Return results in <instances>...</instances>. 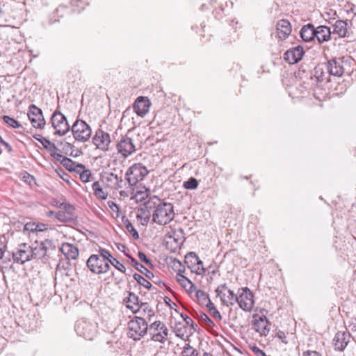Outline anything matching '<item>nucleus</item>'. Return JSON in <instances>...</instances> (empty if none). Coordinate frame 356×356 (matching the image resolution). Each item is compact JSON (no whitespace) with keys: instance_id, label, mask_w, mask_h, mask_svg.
Returning a JSON list of instances; mask_svg holds the SVG:
<instances>
[{"instance_id":"1","label":"nucleus","mask_w":356,"mask_h":356,"mask_svg":"<svg viewBox=\"0 0 356 356\" xmlns=\"http://www.w3.org/2000/svg\"><path fill=\"white\" fill-rule=\"evenodd\" d=\"M154 208L152 213V221L159 225H165L174 220L175 213L174 206L169 202H163L157 197H153Z\"/></svg>"},{"instance_id":"2","label":"nucleus","mask_w":356,"mask_h":356,"mask_svg":"<svg viewBox=\"0 0 356 356\" xmlns=\"http://www.w3.org/2000/svg\"><path fill=\"white\" fill-rule=\"evenodd\" d=\"M148 330V324L142 317L135 316L128 323L127 335L134 341L140 340Z\"/></svg>"},{"instance_id":"3","label":"nucleus","mask_w":356,"mask_h":356,"mask_svg":"<svg viewBox=\"0 0 356 356\" xmlns=\"http://www.w3.org/2000/svg\"><path fill=\"white\" fill-rule=\"evenodd\" d=\"M329 76L325 63L318 64L310 74L309 80L303 82L304 88L306 90L313 89L318 83L327 80Z\"/></svg>"},{"instance_id":"4","label":"nucleus","mask_w":356,"mask_h":356,"mask_svg":"<svg viewBox=\"0 0 356 356\" xmlns=\"http://www.w3.org/2000/svg\"><path fill=\"white\" fill-rule=\"evenodd\" d=\"M30 247L33 259H47L51 252L54 250L52 241L50 240H45L42 242L35 241L30 245Z\"/></svg>"},{"instance_id":"5","label":"nucleus","mask_w":356,"mask_h":356,"mask_svg":"<svg viewBox=\"0 0 356 356\" xmlns=\"http://www.w3.org/2000/svg\"><path fill=\"white\" fill-rule=\"evenodd\" d=\"M147 168L141 163H135L127 170L125 179L129 186H135L147 175Z\"/></svg>"},{"instance_id":"6","label":"nucleus","mask_w":356,"mask_h":356,"mask_svg":"<svg viewBox=\"0 0 356 356\" xmlns=\"http://www.w3.org/2000/svg\"><path fill=\"white\" fill-rule=\"evenodd\" d=\"M267 312V310L263 309L259 314H254L252 316V328L255 332L264 336H266L270 330V323L266 316Z\"/></svg>"},{"instance_id":"7","label":"nucleus","mask_w":356,"mask_h":356,"mask_svg":"<svg viewBox=\"0 0 356 356\" xmlns=\"http://www.w3.org/2000/svg\"><path fill=\"white\" fill-rule=\"evenodd\" d=\"M148 330L152 341L164 343L167 340L168 330L163 322L154 321L148 326Z\"/></svg>"},{"instance_id":"8","label":"nucleus","mask_w":356,"mask_h":356,"mask_svg":"<svg viewBox=\"0 0 356 356\" xmlns=\"http://www.w3.org/2000/svg\"><path fill=\"white\" fill-rule=\"evenodd\" d=\"M13 258L15 263L24 264L33 259L30 245L26 243L19 244L13 252Z\"/></svg>"},{"instance_id":"9","label":"nucleus","mask_w":356,"mask_h":356,"mask_svg":"<svg viewBox=\"0 0 356 356\" xmlns=\"http://www.w3.org/2000/svg\"><path fill=\"white\" fill-rule=\"evenodd\" d=\"M215 291L223 305H234L238 301V296L229 289L226 284L219 285Z\"/></svg>"},{"instance_id":"10","label":"nucleus","mask_w":356,"mask_h":356,"mask_svg":"<svg viewBox=\"0 0 356 356\" xmlns=\"http://www.w3.org/2000/svg\"><path fill=\"white\" fill-rule=\"evenodd\" d=\"M51 122L56 134L63 136L70 130L66 118L60 112L56 111L51 116Z\"/></svg>"},{"instance_id":"11","label":"nucleus","mask_w":356,"mask_h":356,"mask_svg":"<svg viewBox=\"0 0 356 356\" xmlns=\"http://www.w3.org/2000/svg\"><path fill=\"white\" fill-rule=\"evenodd\" d=\"M75 208L73 205H67L63 209L58 212L49 211L48 216H54L60 222H74L76 218Z\"/></svg>"},{"instance_id":"12","label":"nucleus","mask_w":356,"mask_h":356,"mask_svg":"<svg viewBox=\"0 0 356 356\" xmlns=\"http://www.w3.org/2000/svg\"><path fill=\"white\" fill-rule=\"evenodd\" d=\"M240 290L242 292L237 296L238 301H236V303L243 311L250 312L254 303L253 293L248 287L241 288Z\"/></svg>"},{"instance_id":"13","label":"nucleus","mask_w":356,"mask_h":356,"mask_svg":"<svg viewBox=\"0 0 356 356\" xmlns=\"http://www.w3.org/2000/svg\"><path fill=\"white\" fill-rule=\"evenodd\" d=\"M111 142L110 135L101 129H98L96 131L92 140V143L96 148L104 152L108 150V146Z\"/></svg>"},{"instance_id":"14","label":"nucleus","mask_w":356,"mask_h":356,"mask_svg":"<svg viewBox=\"0 0 356 356\" xmlns=\"http://www.w3.org/2000/svg\"><path fill=\"white\" fill-rule=\"evenodd\" d=\"M72 131L74 138L79 141H86L89 138V126L83 120H76Z\"/></svg>"},{"instance_id":"15","label":"nucleus","mask_w":356,"mask_h":356,"mask_svg":"<svg viewBox=\"0 0 356 356\" xmlns=\"http://www.w3.org/2000/svg\"><path fill=\"white\" fill-rule=\"evenodd\" d=\"M29 118L35 128L42 129L45 125L42 110L34 104H31L29 107Z\"/></svg>"},{"instance_id":"16","label":"nucleus","mask_w":356,"mask_h":356,"mask_svg":"<svg viewBox=\"0 0 356 356\" xmlns=\"http://www.w3.org/2000/svg\"><path fill=\"white\" fill-rule=\"evenodd\" d=\"M343 64V60L341 58H334L325 63L328 74L338 77L341 76L344 73Z\"/></svg>"},{"instance_id":"17","label":"nucleus","mask_w":356,"mask_h":356,"mask_svg":"<svg viewBox=\"0 0 356 356\" xmlns=\"http://www.w3.org/2000/svg\"><path fill=\"white\" fill-rule=\"evenodd\" d=\"M118 152L124 157H128L136 151L133 140L127 136H122L117 144Z\"/></svg>"},{"instance_id":"18","label":"nucleus","mask_w":356,"mask_h":356,"mask_svg":"<svg viewBox=\"0 0 356 356\" xmlns=\"http://www.w3.org/2000/svg\"><path fill=\"white\" fill-rule=\"evenodd\" d=\"M108 262L97 254L90 255V271L97 274L106 273L109 270Z\"/></svg>"},{"instance_id":"19","label":"nucleus","mask_w":356,"mask_h":356,"mask_svg":"<svg viewBox=\"0 0 356 356\" xmlns=\"http://www.w3.org/2000/svg\"><path fill=\"white\" fill-rule=\"evenodd\" d=\"M154 207V199L153 197H150L138 209V213L136 216L137 218L143 220L145 223H147L151 216L152 217L153 209Z\"/></svg>"},{"instance_id":"20","label":"nucleus","mask_w":356,"mask_h":356,"mask_svg":"<svg viewBox=\"0 0 356 356\" xmlns=\"http://www.w3.org/2000/svg\"><path fill=\"white\" fill-rule=\"evenodd\" d=\"M305 54L302 46L298 45L288 49L284 54V58L290 64H294L299 62Z\"/></svg>"},{"instance_id":"21","label":"nucleus","mask_w":356,"mask_h":356,"mask_svg":"<svg viewBox=\"0 0 356 356\" xmlns=\"http://www.w3.org/2000/svg\"><path fill=\"white\" fill-rule=\"evenodd\" d=\"M334 20H335V18L329 19V23L332 24L333 26L332 33L338 35L339 38L348 37L347 20L338 19L333 23Z\"/></svg>"},{"instance_id":"22","label":"nucleus","mask_w":356,"mask_h":356,"mask_svg":"<svg viewBox=\"0 0 356 356\" xmlns=\"http://www.w3.org/2000/svg\"><path fill=\"white\" fill-rule=\"evenodd\" d=\"M150 102L147 97H139L136 99L134 104V110L136 113L143 117L149 111Z\"/></svg>"},{"instance_id":"23","label":"nucleus","mask_w":356,"mask_h":356,"mask_svg":"<svg viewBox=\"0 0 356 356\" xmlns=\"http://www.w3.org/2000/svg\"><path fill=\"white\" fill-rule=\"evenodd\" d=\"M350 338V334L346 332H340L336 333L333 339L335 350L343 351L347 346Z\"/></svg>"},{"instance_id":"24","label":"nucleus","mask_w":356,"mask_h":356,"mask_svg":"<svg viewBox=\"0 0 356 356\" xmlns=\"http://www.w3.org/2000/svg\"><path fill=\"white\" fill-rule=\"evenodd\" d=\"M277 35L283 40H285L291 33V25L287 19H280L277 22L276 25Z\"/></svg>"},{"instance_id":"25","label":"nucleus","mask_w":356,"mask_h":356,"mask_svg":"<svg viewBox=\"0 0 356 356\" xmlns=\"http://www.w3.org/2000/svg\"><path fill=\"white\" fill-rule=\"evenodd\" d=\"M315 29V39L317 40L319 44H322L331 40L332 31L330 27L321 25Z\"/></svg>"},{"instance_id":"26","label":"nucleus","mask_w":356,"mask_h":356,"mask_svg":"<svg viewBox=\"0 0 356 356\" xmlns=\"http://www.w3.org/2000/svg\"><path fill=\"white\" fill-rule=\"evenodd\" d=\"M316 29L312 24L304 25L300 31V37L305 42H311L315 40Z\"/></svg>"},{"instance_id":"27","label":"nucleus","mask_w":356,"mask_h":356,"mask_svg":"<svg viewBox=\"0 0 356 356\" xmlns=\"http://www.w3.org/2000/svg\"><path fill=\"white\" fill-rule=\"evenodd\" d=\"M89 324L86 318H80L75 323L74 330L79 337L86 339L89 334Z\"/></svg>"},{"instance_id":"28","label":"nucleus","mask_w":356,"mask_h":356,"mask_svg":"<svg viewBox=\"0 0 356 356\" xmlns=\"http://www.w3.org/2000/svg\"><path fill=\"white\" fill-rule=\"evenodd\" d=\"M118 175L113 172H105L102 175V180L104 181L108 187L116 190Z\"/></svg>"},{"instance_id":"29","label":"nucleus","mask_w":356,"mask_h":356,"mask_svg":"<svg viewBox=\"0 0 356 356\" xmlns=\"http://www.w3.org/2000/svg\"><path fill=\"white\" fill-rule=\"evenodd\" d=\"M127 307L131 309L134 313L143 312V313L147 314L149 320L152 316H154V310L149 307L147 302H141L136 309H135L133 305H127Z\"/></svg>"},{"instance_id":"30","label":"nucleus","mask_w":356,"mask_h":356,"mask_svg":"<svg viewBox=\"0 0 356 356\" xmlns=\"http://www.w3.org/2000/svg\"><path fill=\"white\" fill-rule=\"evenodd\" d=\"M181 270L177 273V282L186 289V291L191 293L193 291V289H195V284L187 277L182 275L181 273Z\"/></svg>"},{"instance_id":"31","label":"nucleus","mask_w":356,"mask_h":356,"mask_svg":"<svg viewBox=\"0 0 356 356\" xmlns=\"http://www.w3.org/2000/svg\"><path fill=\"white\" fill-rule=\"evenodd\" d=\"M131 260V263L134 267L138 270L140 273L143 274L147 278H153V273L148 270L145 266L139 263L135 258L131 256H128Z\"/></svg>"},{"instance_id":"32","label":"nucleus","mask_w":356,"mask_h":356,"mask_svg":"<svg viewBox=\"0 0 356 356\" xmlns=\"http://www.w3.org/2000/svg\"><path fill=\"white\" fill-rule=\"evenodd\" d=\"M61 251L69 259H76L78 256V250L74 245L69 243L63 244Z\"/></svg>"},{"instance_id":"33","label":"nucleus","mask_w":356,"mask_h":356,"mask_svg":"<svg viewBox=\"0 0 356 356\" xmlns=\"http://www.w3.org/2000/svg\"><path fill=\"white\" fill-rule=\"evenodd\" d=\"M92 188L93 190L94 195L95 197L100 200H106L108 196V192L105 191L98 181H95L92 184Z\"/></svg>"},{"instance_id":"34","label":"nucleus","mask_w":356,"mask_h":356,"mask_svg":"<svg viewBox=\"0 0 356 356\" xmlns=\"http://www.w3.org/2000/svg\"><path fill=\"white\" fill-rule=\"evenodd\" d=\"M197 261V255L193 252H188L185 256L184 263L191 269L195 268Z\"/></svg>"},{"instance_id":"35","label":"nucleus","mask_w":356,"mask_h":356,"mask_svg":"<svg viewBox=\"0 0 356 356\" xmlns=\"http://www.w3.org/2000/svg\"><path fill=\"white\" fill-rule=\"evenodd\" d=\"M62 165L70 171H76L78 172H79L83 168L82 165H77L75 166V163L70 159L67 157L64 159V161Z\"/></svg>"},{"instance_id":"36","label":"nucleus","mask_w":356,"mask_h":356,"mask_svg":"<svg viewBox=\"0 0 356 356\" xmlns=\"http://www.w3.org/2000/svg\"><path fill=\"white\" fill-rule=\"evenodd\" d=\"M133 277H134V280L138 282V284L143 286L145 289H147L148 290L154 289L152 286V283L149 280H147V279L143 277L141 275L135 273V274H134Z\"/></svg>"},{"instance_id":"37","label":"nucleus","mask_w":356,"mask_h":356,"mask_svg":"<svg viewBox=\"0 0 356 356\" xmlns=\"http://www.w3.org/2000/svg\"><path fill=\"white\" fill-rule=\"evenodd\" d=\"M181 356H199V353L189 343H186L183 348Z\"/></svg>"},{"instance_id":"38","label":"nucleus","mask_w":356,"mask_h":356,"mask_svg":"<svg viewBox=\"0 0 356 356\" xmlns=\"http://www.w3.org/2000/svg\"><path fill=\"white\" fill-rule=\"evenodd\" d=\"M124 302L128 303L129 305H133L134 307H138L141 302L139 300V298L138 296H136L134 292H129V296L125 298Z\"/></svg>"},{"instance_id":"39","label":"nucleus","mask_w":356,"mask_h":356,"mask_svg":"<svg viewBox=\"0 0 356 356\" xmlns=\"http://www.w3.org/2000/svg\"><path fill=\"white\" fill-rule=\"evenodd\" d=\"M200 316L198 318L199 321L204 324L209 328H212L214 326L213 322L211 320V318L203 312L199 314Z\"/></svg>"},{"instance_id":"40","label":"nucleus","mask_w":356,"mask_h":356,"mask_svg":"<svg viewBox=\"0 0 356 356\" xmlns=\"http://www.w3.org/2000/svg\"><path fill=\"white\" fill-rule=\"evenodd\" d=\"M198 181L195 177H190L183 183V186L187 190H195L198 187Z\"/></svg>"},{"instance_id":"41","label":"nucleus","mask_w":356,"mask_h":356,"mask_svg":"<svg viewBox=\"0 0 356 356\" xmlns=\"http://www.w3.org/2000/svg\"><path fill=\"white\" fill-rule=\"evenodd\" d=\"M195 296L199 303L203 305L210 299L209 295L200 289L196 291Z\"/></svg>"},{"instance_id":"42","label":"nucleus","mask_w":356,"mask_h":356,"mask_svg":"<svg viewBox=\"0 0 356 356\" xmlns=\"http://www.w3.org/2000/svg\"><path fill=\"white\" fill-rule=\"evenodd\" d=\"M40 143L50 153L58 150L56 145L45 138H43Z\"/></svg>"},{"instance_id":"43","label":"nucleus","mask_w":356,"mask_h":356,"mask_svg":"<svg viewBox=\"0 0 356 356\" xmlns=\"http://www.w3.org/2000/svg\"><path fill=\"white\" fill-rule=\"evenodd\" d=\"M3 119L4 122L6 123L7 124H8L11 127L19 128L22 127V125L20 124V123L18 121H17L16 120H15L13 118H10V116L5 115V116H3Z\"/></svg>"},{"instance_id":"44","label":"nucleus","mask_w":356,"mask_h":356,"mask_svg":"<svg viewBox=\"0 0 356 356\" xmlns=\"http://www.w3.org/2000/svg\"><path fill=\"white\" fill-rule=\"evenodd\" d=\"M111 264H112L116 269L120 270V272L125 273L126 268L125 266L120 263L117 259L112 257L109 259L108 261Z\"/></svg>"},{"instance_id":"45","label":"nucleus","mask_w":356,"mask_h":356,"mask_svg":"<svg viewBox=\"0 0 356 356\" xmlns=\"http://www.w3.org/2000/svg\"><path fill=\"white\" fill-rule=\"evenodd\" d=\"M181 316L184 319L187 325H189L194 331L197 330L198 327L197 325L195 323L190 317H188L186 314H181Z\"/></svg>"},{"instance_id":"46","label":"nucleus","mask_w":356,"mask_h":356,"mask_svg":"<svg viewBox=\"0 0 356 356\" xmlns=\"http://www.w3.org/2000/svg\"><path fill=\"white\" fill-rule=\"evenodd\" d=\"M71 4L74 8L73 9L74 12L76 11L75 9V7L80 8L81 9H78L77 12H80L81 10H83L86 8V6L87 5L86 3H85L83 0H72L71 1Z\"/></svg>"},{"instance_id":"47","label":"nucleus","mask_w":356,"mask_h":356,"mask_svg":"<svg viewBox=\"0 0 356 356\" xmlns=\"http://www.w3.org/2000/svg\"><path fill=\"white\" fill-rule=\"evenodd\" d=\"M138 256L139 259L142 262H144L145 264H147L150 268H153V264H152L151 260L147 257V255L144 252L139 251L138 252Z\"/></svg>"},{"instance_id":"48","label":"nucleus","mask_w":356,"mask_h":356,"mask_svg":"<svg viewBox=\"0 0 356 356\" xmlns=\"http://www.w3.org/2000/svg\"><path fill=\"white\" fill-rule=\"evenodd\" d=\"M126 229H127V232L129 233L132 236L134 239L138 240L139 238V237H140L139 234H138V231L132 225L131 223L130 225H129L127 227H126Z\"/></svg>"},{"instance_id":"49","label":"nucleus","mask_w":356,"mask_h":356,"mask_svg":"<svg viewBox=\"0 0 356 356\" xmlns=\"http://www.w3.org/2000/svg\"><path fill=\"white\" fill-rule=\"evenodd\" d=\"M37 229L36 223L35 222H28L25 224L24 226V232H26L29 234L30 232H35Z\"/></svg>"},{"instance_id":"50","label":"nucleus","mask_w":356,"mask_h":356,"mask_svg":"<svg viewBox=\"0 0 356 356\" xmlns=\"http://www.w3.org/2000/svg\"><path fill=\"white\" fill-rule=\"evenodd\" d=\"M184 328L185 327L181 323L177 324L175 327L176 336L183 339L185 335V332L183 330Z\"/></svg>"},{"instance_id":"51","label":"nucleus","mask_w":356,"mask_h":356,"mask_svg":"<svg viewBox=\"0 0 356 356\" xmlns=\"http://www.w3.org/2000/svg\"><path fill=\"white\" fill-rule=\"evenodd\" d=\"M99 252L102 257L101 259H104L106 261H109V259L113 257L110 252L105 249L100 248Z\"/></svg>"},{"instance_id":"52","label":"nucleus","mask_w":356,"mask_h":356,"mask_svg":"<svg viewBox=\"0 0 356 356\" xmlns=\"http://www.w3.org/2000/svg\"><path fill=\"white\" fill-rule=\"evenodd\" d=\"M108 205L113 212H116V216L118 217L120 211L119 206L113 201H108Z\"/></svg>"},{"instance_id":"53","label":"nucleus","mask_w":356,"mask_h":356,"mask_svg":"<svg viewBox=\"0 0 356 356\" xmlns=\"http://www.w3.org/2000/svg\"><path fill=\"white\" fill-rule=\"evenodd\" d=\"M150 280L154 284L159 286L160 287L165 286V284L158 277L153 274V278H147Z\"/></svg>"},{"instance_id":"54","label":"nucleus","mask_w":356,"mask_h":356,"mask_svg":"<svg viewBox=\"0 0 356 356\" xmlns=\"http://www.w3.org/2000/svg\"><path fill=\"white\" fill-rule=\"evenodd\" d=\"M275 337H277L283 343L287 344L288 341L286 340V337L285 333L283 331L278 330L275 334Z\"/></svg>"},{"instance_id":"55","label":"nucleus","mask_w":356,"mask_h":356,"mask_svg":"<svg viewBox=\"0 0 356 356\" xmlns=\"http://www.w3.org/2000/svg\"><path fill=\"white\" fill-rule=\"evenodd\" d=\"M250 349L256 356H267L265 352L261 350L257 346H250Z\"/></svg>"},{"instance_id":"56","label":"nucleus","mask_w":356,"mask_h":356,"mask_svg":"<svg viewBox=\"0 0 356 356\" xmlns=\"http://www.w3.org/2000/svg\"><path fill=\"white\" fill-rule=\"evenodd\" d=\"M209 312H210V314L211 315V316L215 320H217L218 321H221L222 316H221L220 312H218V310L216 307L213 308L212 310L209 311Z\"/></svg>"},{"instance_id":"57","label":"nucleus","mask_w":356,"mask_h":356,"mask_svg":"<svg viewBox=\"0 0 356 356\" xmlns=\"http://www.w3.org/2000/svg\"><path fill=\"white\" fill-rule=\"evenodd\" d=\"M50 154L51 156H53L56 161H59L61 164L63 163L64 159L66 158L62 154L57 153L56 151L51 152Z\"/></svg>"},{"instance_id":"58","label":"nucleus","mask_w":356,"mask_h":356,"mask_svg":"<svg viewBox=\"0 0 356 356\" xmlns=\"http://www.w3.org/2000/svg\"><path fill=\"white\" fill-rule=\"evenodd\" d=\"M80 179L84 183L89 181V170H83L80 173Z\"/></svg>"},{"instance_id":"59","label":"nucleus","mask_w":356,"mask_h":356,"mask_svg":"<svg viewBox=\"0 0 356 356\" xmlns=\"http://www.w3.org/2000/svg\"><path fill=\"white\" fill-rule=\"evenodd\" d=\"M55 205L58 207L60 210L63 209L66 207L67 205H71L70 203L67 202L65 200H56Z\"/></svg>"},{"instance_id":"60","label":"nucleus","mask_w":356,"mask_h":356,"mask_svg":"<svg viewBox=\"0 0 356 356\" xmlns=\"http://www.w3.org/2000/svg\"><path fill=\"white\" fill-rule=\"evenodd\" d=\"M6 249V245L5 243V238H3V241L0 239V259L3 258Z\"/></svg>"},{"instance_id":"61","label":"nucleus","mask_w":356,"mask_h":356,"mask_svg":"<svg viewBox=\"0 0 356 356\" xmlns=\"http://www.w3.org/2000/svg\"><path fill=\"white\" fill-rule=\"evenodd\" d=\"M193 272H195L197 275H203L205 273V268L204 266H196L195 268L191 269Z\"/></svg>"},{"instance_id":"62","label":"nucleus","mask_w":356,"mask_h":356,"mask_svg":"<svg viewBox=\"0 0 356 356\" xmlns=\"http://www.w3.org/2000/svg\"><path fill=\"white\" fill-rule=\"evenodd\" d=\"M118 182L117 183L118 186H116V190L119 189V188H122L124 185H125V182L122 179V172H120V175L118 176Z\"/></svg>"},{"instance_id":"63","label":"nucleus","mask_w":356,"mask_h":356,"mask_svg":"<svg viewBox=\"0 0 356 356\" xmlns=\"http://www.w3.org/2000/svg\"><path fill=\"white\" fill-rule=\"evenodd\" d=\"M188 312H189V314L193 317V318H195L197 319H198L200 315L199 314L201 313L202 312L201 311H196L195 309L193 308H191V309H188Z\"/></svg>"},{"instance_id":"64","label":"nucleus","mask_w":356,"mask_h":356,"mask_svg":"<svg viewBox=\"0 0 356 356\" xmlns=\"http://www.w3.org/2000/svg\"><path fill=\"white\" fill-rule=\"evenodd\" d=\"M304 356H321L317 351L307 350L304 353Z\"/></svg>"}]
</instances>
